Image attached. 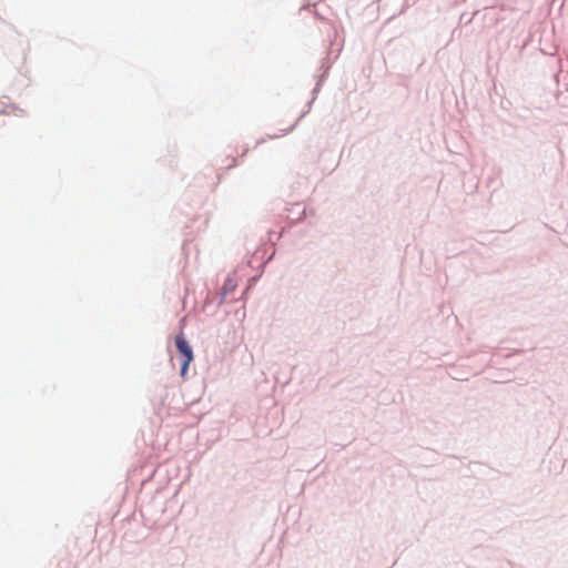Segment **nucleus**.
<instances>
[{"instance_id":"2","label":"nucleus","mask_w":568,"mask_h":568,"mask_svg":"<svg viewBox=\"0 0 568 568\" xmlns=\"http://www.w3.org/2000/svg\"><path fill=\"white\" fill-rule=\"evenodd\" d=\"M4 113V104L0 102V115Z\"/></svg>"},{"instance_id":"1","label":"nucleus","mask_w":568,"mask_h":568,"mask_svg":"<svg viewBox=\"0 0 568 568\" xmlns=\"http://www.w3.org/2000/svg\"><path fill=\"white\" fill-rule=\"evenodd\" d=\"M175 346L180 355L183 357L181 375L185 376L189 365L193 361V351L190 344L186 342L183 333H180L179 335L175 336Z\"/></svg>"}]
</instances>
